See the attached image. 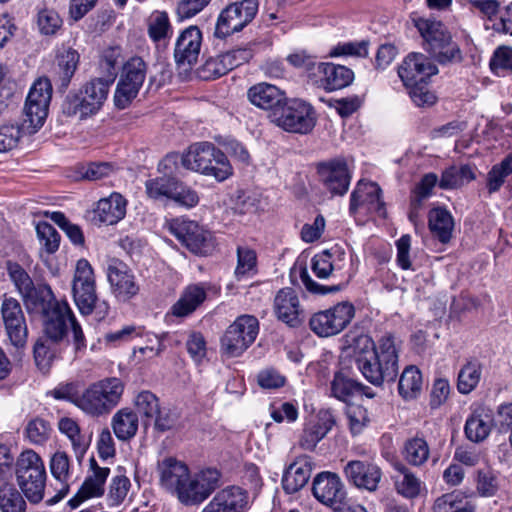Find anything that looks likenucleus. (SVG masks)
<instances>
[{
	"label": "nucleus",
	"instance_id": "nucleus-1",
	"mask_svg": "<svg viewBox=\"0 0 512 512\" xmlns=\"http://www.w3.org/2000/svg\"><path fill=\"white\" fill-rule=\"evenodd\" d=\"M362 375L373 385L394 381L398 374V354L391 335L383 336L375 347L368 335H359L346 348Z\"/></svg>",
	"mask_w": 512,
	"mask_h": 512
},
{
	"label": "nucleus",
	"instance_id": "nucleus-2",
	"mask_svg": "<svg viewBox=\"0 0 512 512\" xmlns=\"http://www.w3.org/2000/svg\"><path fill=\"white\" fill-rule=\"evenodd\" d=\"M124 383L117 377H109L90 384L75 399V405L90 416L109 414L120 402Z\"/></svg>",
	"mask_w": 512,
	"mask_h": 512
},
{
	"label": "nucleus",
	"instance_id": "nucleus-3",
	"mask_svg": "<svg viewBox=\"0 0 512 512\" xmlns=\"http://www.w3.org/2000/svg\"><path fill=\"white\" fill-rule=\"evenodd\" d=\"M44 338L59 344L67 339L68 331L72 332L75 353L86 349V339L80 324L66 302L54 303L53 308L43 314Z\"/></svg>",
	"mask_w": 512,
	"mask_h": 512
},
{
	"label": "nucleus",
	"instance_id": "nucleus-4",
	"mask_svg": "<svg viewBox=\"0 0 512 512\" xmlns=\"http://www.w3.org/2000/svg\"><path fill=\"white\" fill-rule=\"evenodd\" d=\"M411 21L424 40L425 50L439 63L460 59L458 46L452 42L450 33L440 21L417 15H413Z\"/></svg>",
	"mask_w": 512,
	"mask_h": 512
},
{
	"label": "nucleus",
	"instance_id": "nucleus-5",
	"mask_svg": "<svg viewBox=\"0 0 512 512\" xmlns=\"http://www.w3.org/2000/svg\"><path fill=\"white\" fill-rule=\"evenodd\" d=\"M72 293L81 314L89 315L95 311L98 320L108 315L109 304L106 301H98L93 269L86 259H80L76 264Z\"/></svg>",
	"mask_w": 512,
	"mask_h": 512
},
{
	"label": "nucleus",
	"instance_id": "nucleus-6",
	"mask_svg": "<svg viewBox=\"0 0 512 512\" xmlns=\"http://www.w3.org/2000/svg\"><path fill=\"white\" fill-rule=\"evenodd\" d=\"M19 487L30 503L37 504L44 497L46 470L41 457L32 450L20 454L16 464Z\"/></svg>",
	"mask_w": 512,
	"mask_h": 512
},
{
	"label": "nucleus",
	"instance_id": "nucleus-7",
	"mask_svg": "<svg viewBox=\"0 0 512 512\" xmlns=\"http://www.w3.org/2000/svg\"><path fill=\"white\" fill-rule=\"evenodd\" d=\"M270 121L289 133L308 134L316 125L314 108L300 99H286L280 108L268 114Z\"/></svg>",
	"mask_w": 512,
	"mask_h": 512
},
{
	"label": "nucleus",
	"instance_id": "nucleus-8",
	"mask_svg": "<svg viewBox=\"0 0 512 512\" xmlns=\"http://www.w3.org/2000/svg\"><path fill=\"white\" fill-rule=\"evenodd\" d=\"M110 83L107 80L97 78L88 82L80 92L67 96L63 103V113L67 116L79 115L85 118L95 114L105 102Z\"/></svg>",
	"mask_w": 512,
	"mask_h": 512
},
{
	"label": "nucleus",
	"instance_id": "nucleus-9",
	"mask_svg": "<svg viewBox=\"0 0 512 512\" xmlns=\"http://www.w3.org/2000/svg\"><path fill=\"white\" fill-rule=\"evenodd\" d=\"M52 97V85L48 78H38L30 88L24 107V127L29 135L36 133L44 124Z\"/></svg>",
	"mask_w": 512,
	"mask_h": 512
},
{
	"label": "nucleus",
	"instance_id": "nucleus-10",
	"mask_svg": "<svg viewBox=\"0 0 512 512\" xmlns=\"http://www.w3.org/2000/svg\"><path fill=\"white\" fill-rule=\"evenodd\" d=\"M257 0H242L227 5L219 14L214 35L225 38L243 30L256 16Z\"/></svg>",
	"mask_w": 512,
	"mask_h": 512
},
{
	"label": "nucleus",
	"instance_id": "nucleus-11",
	"mask_svg": "<svg viewBox=\"0 0 512 512\" xmlns=\"http://www.w3.org/2000/svg\"><path fill=\"white\" fill-rule=\"evenodd\" d=\"M259 323L256 317L242 315L231 324L221 340L222 350L229 357L240 356L256 339Z\"/></svg>",
	"mask_w": 512,
	"mask_h": 512
},
{
	"label": "nucleus",
	"instance_id": "nucleus-12",
	"mask_svg": "<svg viewBox=\"0 0 512 512\" xmlns=\"http://www.w3.org/2000/svg\"><path fill=\"white\" fill-rule=\"evenodd\" d=\"M1 316L10 343L16 348L14 360L21 359L27 343V325L22 307L18 300L4 296L1 304Z\"/></svg>",
	"mask_w": 512,
	"mask_h": 512
},
{
	"label": "nucleus",
	"instance_id": "nucleus-13",
	"mask_svg": "<svg viewBox=\"0 0 512 512\" xmlns=\"http://www.w3.org/2000/svg\"><path fill=\"white\" fill-rule=\"evenodd\" d=\"M220 473L216 469L202 470L195 475L187 474L175 495L185 505L202 503L218 487Z\"/></svg>",
	"mask_w": 512,
	"mask_h": 512
},
{
	"label": "nucleus",
	"instance_id": "nucleus-14",
	"mask_svg": "<svg viewBox=\"0 0 512 512\" xmlns=\"http://www.w3.org/2000/svg\"><path fill=\"white\" fill-rule=\"evenodd\" d=\"M146 72V63L140 57H132L124 64L114 95L118 108L124 109L138 95Z\"/></svg>",
	"mask_w": 512,
	"mask_h": 512
},
{
	"label": "nucleus",
	"instance_id": "nucleus-15",
	"mask_svg": "<svg viewBox=\"0 0 512 512\" xmlns=\"http://www.w3.org/2000/svg\"><path fill=\"white\" fill-rule=\"evenodd\" d=\"M354 314V306L349 302H342L330 309L313 314L309 325L318 336L329 337L345 329L353 319Z\"/></svg>",
	"mask_w": 512,
	"mask_h": 512
},
{
	"label": "nucleus",
	"instance_id": "nucleus-16",
	"mask_svg": "<svg viewBox=\"0 0 512 512\" xmlns=\"http://www.w3.org/2000/svg\"><path fill=\"white\" fill-rule=\"evenodd\" d=\"M145 188L148 197L154 200L168 198L186 207H193L199 201L194 190L170 176L149 179L145 183Z\"/></svg>",
	"mask_w": 512,
	"mask_h": 512
},
{
	"label": "nucleus",
	"instance_id": "nucleus-17",
	"mask_svg": "<svg viewBox=\"0 0 512 512\" xmlns=\"http://www.w3.org/2000/svg\"><path fill=\"white\" fill-rule=\"evenodd\" d=\"M169 231L195 254L207 255L214 247L211 233L194 221L174 219L169 223Z\"/></svg>",
	"mask_w": 512,
	"mask_h": 512
},
{
	"label": "nucleus",
	"instance_id": "nucleus-18",
	"mask_svg": "<svg viewBox=\"0 0 512 512\" xmlns=\"http://www.w3.org/2000/svg\"><path fill=\"white\" fill-rule=\"evenodd\" d=\"M312 492L315 498L334 511H344L348 507L347 493L340 477L331 472H321L313 481Z\"/></svg>",
	"mask_w": 512,
	"mask_h": 512
},
{
	"label": "nucleus",
	"instance_id": "nucleus-19",
	"mask_svg": "<svg viewBox=\"0 0 512 512\" xmlns=\"http://www.w3.org/2000/svg\"><path fill=\"white\" fill-rule=\"evenodd\" d=\"M381 193L377 183L360 180L351 193L350 213L354 215L359 209H364L367 213H377L380 217H385L386 209Z\"/></svg>",
	"mask_w": 512,
	"mask_h": 512
},
{
	"label": "nucleus",
	"instance_id": "nucleus-20",
	"mask_svg": "<svg viewBox=\"0 0 512 512\" xmlns=\"http://www.w3.org/2000/svg\"><path fill=\"white\" fill-rule=\"evenodd\" d=\"M107 278L112 293L121 301H128L139 292L132 270L124 262L113 259L107 267Z\"/></svg>",
	"mask_w": 512,
	"mask_h": 512
},
{
	"label": "nucleus",
	"instance_id": "nucleus-21",
	"mask_svg": "<svg viewBox=\"0 0 512 512\" xmlns=\"http://www.w3.org/2000/svg\"><path fill=\"white\" fill-rule=\"evenodd\" d=\"M248 504L246 490L239 486H228L218 491L201 512H245Z\"/></svg>",
	"mask_w": 512,
	"mask_h": 512
},
{
	"label": "nucleus",
	"instance_id": "nucleus-22",
	"mask_svg": "<svg viewBox=\"0 0 512 512\" xmlns=\"http://www.w3.org/2000/svg\"><path fill=\"white\" fill-rule=\"evenodd\" d=\"M320 181L332 195H344L349 188L351 175L344 160H333L318 166Z\"/></svg>",
	"mask_w": 512,
	"mask_h": 512
},
{
	"label": "nucleus",
	"instance_id": "nucleus-23",
	"mask_svg": "<svg viewBox=\"0 0 512 512\" xmlns=\"http://www.w3.org/2000/svg\"><path fill=\"white\" fill-rule=\"evenodd\" d=\"M344 474L347 480L357 488L374 492L382 478V471L374 463L352 460L344 467Z\"/></svg>",
	"mask_w": 512,
	"mask_h": 512
},
{
	"label": "nucleus",
	"instance_id": "nucleus-24",
	"mask_svg": "<svg viewBox=\"0 0 512 512\" xmlns=\"http://www.w3.org/2000/svg\"><path fill=\"white\" fill-rule=\"evenodd\" d=\"M437 72V67L420 53L409 54L398 68V75L406 87L424 83Z\"/></svg>",
	"mask_w": 512,
	"mask_h": 512
},
{
	"label": "nucleus",
	"instance_id": "nucleus-25",
	"mask_svg": "<svg viewBox=\"0 0 512 512\" xmlns=\"http://www.w3.org/2000/svg\"><path fill=\"white\" fill-rule=\"evenodd\" d=\"M334 425L335 418L330 411H319L304 425L298 442L299 446L304 450L313 451Z\"/></svg>",
	"mask_w": 512,
	"mask_h": 512
},
{
	"label": "nucleus",
	"instance_id": "nucleus-26",
	"mask_svg": "<svg viewBox=\"0 0 512 512\" xmlns=\"http://www.w3.org/2000/svg\"><path fill=\"white\" fill-rule=\"evenodd\" d=\"M110 473L107 467H100L94 458L90 460V474L79 488L78 492L72 497L68 504L72 508L78 507L83 501L102 496L104 493V484Z\"/></svg>",
	"mask_w": 512,
	"mask_h": 512
},
{
	"label": "nucleus",
	"instance_id": "nucleus-27",
	"mask_svg": "<svg viewBox=\"0 0 512 512\" xmlns=\"http://www.w3.org/2000/svg\"><path fill=\"white\" fill-rule=\"evenodd\" d=\"M202 43V33L196 26L185 29L178 37L174 58L178 65L192 67L196 64Z\"/></svg>",
	"mask_w": 512,
	"mask_h": 512
},
{
	"label": "nucleus",
	"instance_id": "nucleus-28",
	"mask_svg": "<svg viewBox=\"0 0 512 512\" xmlns=\"http://www.w3.org/2000/svg\"><path fill=\"white\" fill-rule=\"evenodd\" d=\"M349 263L345 251L334 246L316 254L312 258V271L320 279L335 277V273L344 270Z\"/></svg>",
	"mask_w": 512,
	"mask_h": 512
},
{
	"label": "nucleus",
	"instance_id": "nucleus-29",
	"mask_svg": "<svg viewBox=\"0 0 512 512\" xmlns=\"http://www.w3.org/2000/svg\"><path fill=\"white\" fill-rule=\"evenodd\" d=\"M156 472L160 486L175 494L183 481L187 480L189 468L183 461L172 456H166L158 461Z\"/></svg>",
	"mask_w": 512,
	"mask_h": 512
},
{
	"label": "nucleus",
	"instance_id": "nucleus-30",
	"mask_svg": "<svg viewBox=\"0 0 512 512\" xmlns=\"http://www.w3.org/2000/svg\"><path fill=\"white\" fill-rule=\"evenodd\" d=\"M274 311L279 320L290 327L301 324V308L296 291L292 288H283L275 296Z\"/></svg>",
	"mask_w": 512,
	"mask_h": 512
},
{
	"label": "nucleus",
	"instance_id": "nucleus-31",
	"mask_svg": "<svg viewBox=\"0 0 512 512\" xmlns=\"http://www.w3.org/2000/svg\"><path fill=\"white\" fill-rule=\"evenodd\" d=\"M215 155L222 157V151L209 142L195 143L182 156V165L192 171L204 174L211 169Z\"/></svg>",
	"mask_w": 512,
	"mask_h": 512
},
{
	"label": "nucleus",
	"instance_id": "nucleus-32",
	"mask_svg": "<svg viewBox=\"0 0 512 512\" xmlns=\"http://www.w3.org/2000/svg\"><path fill=\"white\" fill-rule=\"evenodd\" d=\"M392 481L396 492L406 499L417 498L424 489L422 480L401 461L392 462Z\"/></svg>",
	"mask_w": 512,
	"mask_h": 512
},
{
	"label": "nucleus",
	"instance_id": "nucleus-33",
	"mask_svg": "<svg viewBox=\"0 0 512 512\" xmlns=\"http://www.w3.org/2000/svg\"><path fill=\"white\" fill-rule=\"evenodd\" d=\"M247 96L253 105L268 110L269 113H273L276 108H280L287 99L282 90L265 82L249 88Z\"/></svg>",
	"mask_w": 512,
	"mask_h": 512
},
{
	"label": "nucleus",
	"instance_id": "nucleus-34",
	"mask_svg": "<svg viewBox=\"0 0 512 512\" xmlns=\"http://www.w3.org/2000/svg\"><path fill=\"white\" fill-rule=\"evenodd\" d=\"M312 473V460L308 456H301L289 465L285 471L282 484L287 493H295L302 489L309 481Z\"/></svg>",
	"mask_w": 512,
	"mask_h": 512
},
{
	"label": "nucleus",
	"instance_id": "nucleus-35",
	"mask_svg": "<svg viewBox=\"0 0 512 512\" xmlns=\"http://www.w3.org/2000/svg\"><path fill=\"white\" fill-rule=\"evenodd\" d=\"M317 69L321 75L322 86L328 91L347 87L354 79L353 71L343 65L318 63Z\"/></svg>",
	"mask_w": 512,
	"mask_h": 512
},
{
	"label": "nucleus",
	"instance_id": "nucleus-36",
	"mask_svg": "<svg viewBox=\"0 0 512 512\" xmlns=\"http://www.w3.org/2000/svg\"><path fill=\"white\" fill-rule=\"evenodd\" d=\"M21 297L26 309L31 313L44 314L53 308L54 303H59L50 286L46 284L34 285L33 283Z\"/></svg>",
	"mask_w": 512,
	"mask_h": 512
},
{
	"label": "nucleus",
	"instance_id": "nucleus-37",
	"mask_svg": "<svg viewBox=\"0 0 512 512\" xmlns=\"http://www.w3.org/2000/svg\"><path fill=\"white\" fill-rule=\"evenodd\" d=\"M96 213L100 222L106 225L116 224L126 214V200L119 193H112L98 202Z\"/></svg>",
	"mask_w": 512,
	"mask_h": 512
},
{
	"label": "nucleus",
	"instance_id": "nucleus-38",
	"mask_svg": "<svg viewBox=\"0 0 512 512\" xmlns=\"http://www.w3.org/2000/svg\"><path fill=\"white\" fill-rule=\"evenodd\" d=\"M50 471L52 476L62 485L58 492L59 499H62L69 492V486L73 482L74 476V469L65 452L58 451L53 454L50 460Z\"/></svg>",
	"mask_w": 512,
	"mask_h": 512
},
{
	"label": "nucleus",
	"instance_id": "nucleus-39",
	"mask_svg": "<svg viewBox=\"0 0 512 512\" xmlns=\"http://www.w3.org/2000/svg\"><path fill=\"white\" fill-rule=\"evenodd\" d=\"M206 299V292L199 285H190L172 306L171 313L176 317H185L193 313Z\"/></svg>",
	"mask_w": 512,
	"mask_h": 512
},
{
	"label": "nucleus",
	"instance_id": "nucleus-40",
	"mask_svg": "<svg viewBox=\"0 0 512 512\" xmlns=\"http://www.w3.org/2000/svg\"><path fill=\"white\" fill-rule=\"evenodd\" d=\"M139 420L137 413L129 408L117 411L111 420V426L116 437L121 441L133 438L138 430Z\"/></svg>",
	"mask_w": 512,
	"mask_h": 512
},
{
	"label": "nucleus",
	"instance_id": "nucleus-41",
	"mask_svg": "<svg viewBox=\"0 0 512 512\" xmlns=\"http://www.w3.org/2000/svg\"><path fill=\"white\" fill-rule=\"evenodd\" d=\"M493 426L492 415L482 410L473 413L465 423L464 431L467 439L474 443L483 442L490 434Z\"/></svg>",
	"mask_w": 512,
	"mask_h": 512
},
{
	"label": "nucleus",
	"instance_id": "nucleus-42",
	"mask_svg": "<svg viewBox=\"0 0 512 512\" xmlns=\"http://www.w3.org/2000/svg\"><path fill=\"white\" fill-rule=\"evenodd\" d=\"M429 228L442 243L450 241L454 228L452 215L444 208H434L429 212Z\"/></svg>",
	"mask_w": 512,
	"mask_h": 512
},
{
	"label": "nucleus",
	"instance_id": "nucleus-43",
	"mask_svg": "<svg viewBox=\"0 0 512 512\" xmlns=\"http://www.w3.org/2000/svg\"><path fill=\"white\" fill-rule=\"evenodd\" d=\"M366 389L364 385L348 378L342 372H337L331 382L332 395L344 402L355 394H365L368 397H373L374 395L366 392Z\"/></svg>",
	"mask_w": 512,
	"mask_h": 512
},
{
	"label": "nucleus",
	"instance_id": "nucleus-44",
	"mask_svg": "<svg viewBox=\"0 0 512 512\" xmlns=\"http://www.w3.org/2000/svg\"><path fill=\"white\" fill-rule=\"evenodd\" d=\"M475 178V173L471 166H450L442 172L439 180V187L442 189H456L469 183Z\"/></svg>",
	"mask_w": 512,
	"mask_h": 512
},
{
	"label": "nucleus",
	"instance_id": "nucleus-45",
	"mask_svg": "<svg viewBox=\"0 0 512 512\" xmlns=\"http://www.w3.org/2000/svg\"><path fill=\"white\" fill-rule=\"evenodd\" d=\"M482 375V364L477 359L467 361L458 373L457 387L460 393L469 394L473 391Z\"/></svg>",
	"mask_w": 512,
	"mask_h": 512
},
{
	"label": "nucleus",
	"instance_id": "nucleus-46",
	"mask_svg": "<svg viewBox=\"0 0 512 512\" xmlns=\"http://www.w3.org/2000/svg\"><path fill=\"white\" fill-rule=\"evenodd\" d=\"M422 388V375L420 370L415 366H409L402 372L398 390L400 395L405 399L416 398Z\"/></svg>",
	"mask_w": 512,
	"mask_h": 512
},
{
	"label": "nucleus",
	"instance_id": "nucleus-47",
	"mask_svg": "<svg viewBox=\"0 0 512 512\" xmlns=\"http://www.w3.org/2000/svg\"><path fill=\"white\" fill-rule=\"evenodd\" d=\"M429 446L422 438H412L405 442L404 459L413 466L423 465L429 458Z\"/></svg>",
	"mask_w": 512,
	"mask_h": 512
},
{
	"label": "nucleus",
	"instance_id": "nucleus-48",
	"mask_svg": "<svg viewBox=\"0 0 512 512\" xmlns=\"http://www.w3.org/2000/svg\"><path fill=\"white\" fill-rule=\"evenodd\" d=\"M512 174V152L499 164L494 165L487 174V189L490 194L497 192L506 178Z\"/></svg>",
	"mask_w": 512,
	"mask_h": 512
},
{
	"label": "nucleus",
	"instance_id": "nucleus-49",
	"mask_svg": "<svg viewBox=\"0 0 512 512\" xmlns=\"http://www.w3.org/2000/svg\"><path fill=\"white\" fill-rule=\"evenodd\" d=\"M58 428L61 433L65 434L71 441L73 449L77 457H82L86 452L87 443L80 434V428L76 421L72 418L63 417L58 422Z\"/></svg>",
	"mask_w": 512,
	"mask_h": 512
},
{
	"label": "nucleus",
	"instance_id": "nucleus-50",
	"mask_svg": "<svg viewBox=\"0 0 512 512\" xmlns=\"http://www.w3.org/2000/svg\"><path fill=\"white\" fill-rule=\"evenodd\" d=\"M0 510L2 512H26V502L21 493L11 485L0 487Z\"/></svg>",
	"mask_w": 512,
	"mask_h": 512
},
{
	"label": "nucleus",
	"instance_id": "nucleus-51",
	"mask_svg": "<svg viewBox=\"0 0 512 512\" xmlns=\"http://www.w3.org/2000/svg\"><path fill=\"white\" fill-rule=\"evenodd\" d=\"M79 62L77 51L67 49L58 57V74L61 81V87L66 89L73 77Z\"/></svg>",
	"mask_w": 512,
	"mask_h": 512
},
{
	"label": "nucleus",
	"instance_id": "nucleus-52",
	"mask_svg": "<svg viewBox=\"0 0 512 512\" xmlns=\"http://www.w3.org/2000/svg\"><path fill=\"white\" fill-rule=\"evenodd\" d=\"M24 134H29L24 127V120L21 125L5 124L0 126V152H8L16 148Z\"/></svg>",
	"mask_w": 512,
	"mask_h": 512
},
{
	"label": "nucleus",
	"instance_id": "nucleus-53",
	"mask_svg": "<svg viewBox=\"0 0 512 512\" xmlns=\"http://www.w3.org/2000/svg\"><path fill=\"white\" fill-rule=\"evenodd\" d=\"M130 488L131 482L128 477L125 475L114 476L107 494L108 506L110 508L120 506L125 501Z\"/></svg>",
	"mask_w": 512,
	"mask_h": 512
},
{
	"label": "nucleus",
	"instance_id": "nucleus-54",
	"mask_svg": "<svg viewBox=\"0 0 512 512\" xmlns=\"http://www.w3.org/2000/svg\"><path fill=\"white\" fill-rule=\"evenodd\" d=\"M55 343L46 338H40L34 345V358L38 368L47 372L56 357Z\"/></svg>",
	"mask_w": 512,
	"mask_h": 512
},
{
	"label": "nucleus",
	"instance_id": "nucleus-55",
	"mask_svg": "<svg viewBox=\"0 0 512 512\" xmlns=\"http://www.w3.org/2000/svg\"><path fill=\"white\" fill-rule=\"evenodd\" d=\"M171 32L169 17L164 11L152 13L148 20V34L154 42H158Z\"/></svg>",
	"mask_w": 512,
	"mask_h": 512
},
{
	"label": "nucleus",
	"instance_id": "nucleus-56",
	"mask_svg": "<svg viewBox=\"0 0 512 512\" xmlns=\"http://www.w3.org/2000/svg\"><path fill=\"white\" fill-rule=\"evenodd\" d=\"M37 25L43 35H55L62 27L63 20L54 9L44 8L38 12Z\"/></svg>",
	"mask_w": 512,
	"mask_h": 512
},
{
	"label": "nucleus",
	"instance_id": "nucleus-57",
	"mask_svg": "<svg viewBox=\"0 0 512 512\" xmlns=\"http://www.w3.org/2000/svg\"><path fill=\"white\" fill-rule=\"evenodd\" d=\"M51 431L50 423L38 417L30 420L25 428L27 439L35 445L45 443L49 439Z\"/></svg>",
	"mask_w": 512,
	"mask_h": 512
},
{
	"label": "nucleus",
	"instance_id": "nucleus-58",
	"mask_svg": "<svg viewBox=\"0 0 512 512\" xmlns=\"http://www.w3.org/2000/svg\"><path fill=\"white\" fill-rule=\"evenodd\" d=\"M491 70L497 75L512 73V48L507 46L495 50L490 61Z\"/></svg>",
	"mask_w": 512,
	"mask_h": 512
},
{
	"label": "nucleus",
	"instance_id": "nucleus-59",
	"mask_svg": "<svg viewBox=\"0 0 512 512\" xmlns=\"http://www.w3.org/2000/svg\"><path fill=\"white\" fill-rule=\"evenodd\" d=\"M135 405L137 412L147 419L154 418L160 408L159 399L150 391L140 392L135 399Z\"/></svg>",
	"mask_w": 512,
	"mask_h": 512
},
{
	"label": "nucleus",
	"instance_id": "nucleus-60",
	"mask_svg": "<svg viewBox=\"0 0 512 512\" xmlns=\"http://www.w3.org/2000/svg\"><path fill=\"white\" fill-rule=\"evenodd\" d=\"M112 173H114V167L108 162H92L79 169L81 178L89 181L104 179Z\"/></svg>",
	"mask_w": 512,
	"mask_h": 512
},
{
	"label": "nucleus",
	"instance_id": "nucleus-61",
	"mask_svg": "<svg viewBox=\"0 0 512 512\" xmlns=\"http://www.w3.org/2000/svg\"><path fill=\"white\" fill-rule=\"evenodd\" d=\"M7 271L20 295L27 292L28 288H31L33 284L31 277L18 263L8 261Z\"/></svg>",
	"mask_w": 512,
	"mask_h": 512
},
{
	"label": "nucleus",
	"instance_id": "nucleus-62",
	"mask_svg": "<svg viewBox=\"0 0 512 512\" xmlns=\"http://www.w3.org/2000/svg\"><path fill=\"white\" fill-rule=\"evenodd\" d=\"M331 57L354 56L366 57L368 55V42H348L335 46L329 53Z\"/></svg>",
	"mask_w": 512,
	"mask_h": 512
},
{
	"label": "nucleus",
	"instance_id": "nucleus-63",
	"mask_svg": "<svg viewBox=\"0 0 512 512\" xmlns=\"http://www.w3.org/2000/svg\"><path fill=\"white\" fill-rule=\"evenodd\" d=\"M347 418L349 420L350 430L353 434H358L370 421L368 411L361 405H352L347 409Z\"/></svg>",
	"mask_w": 512,
	"mask_h": 512
},
{
	"label": "nucleus",
	"instance_id": "nucleus-64",
	"mask_svg": "<svg viewBox=\"0 0 512 512\" xmlns=\"http://www.w3.org/2000/svg\"><path fill=\"white\" fill-rule=\"evenodd\" d=\"M464 498L459 492H451L438 497L433 506L434 512H456Z\"/></svg>",
	"mask_w": 512,
	"mask_h": 512
}]
</instances>
